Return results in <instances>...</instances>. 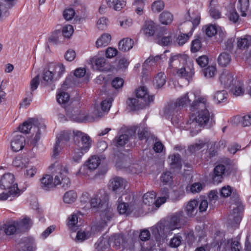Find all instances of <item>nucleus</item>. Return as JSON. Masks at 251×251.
<instances>
[{
	"label": "nucleus",
	"instance_id": "nucleus-1",
	"mask_svg": "<svg viewBox=\"0 0 251 251\" xmlns=\"http://www.w3.org/2000/svg\"><path fill=\"white\" fill-rule=\"evenodd\" d=\"M187 218L184 216L183 211L174 213L166 220L160 221L155 226L151 227L152 234L157 239L167 236L176 229H179L187 223Z\"/></svg>",
	"mask_w": 251,
	"mask_h": 251
},
{
	"label": "nucleus",
	"instance_id": "nucleus-2",
	"mask_svg": "<svg viewBox=\"0 0 251 251\" xmlns=\"http://www.w3.org/2000/svg\"><path fill=\"white\" fill-rule=\"evenodd\" d=\"M206 100L201 99L198 102H195L190 110L193 112H196L197 115L192 120L190 119L187 123L190 125L189 128L192 136L196 135L201 130V127L205 126L212 122L210 113L207 110Z\"/></svg>",
	"mask_w": 251,
	"mask_h": 251
},
{
	"label": "nucleus",
	"instance_id": "nucleus-3",
	"mask_svg": "<svg viewBox=\"0 0 251 251\" xmlns=\"http://www.w3.org/2000/svg\"><path fill=\"white\" fill-rule=\"evenodd\" d=\"M138 231H134L125 237L121 234H115L108 241L109 244L110 242L113 241V247H115L116 249H119L122 246L124 249H126V251H150V249H145L143 247L138 240ZM100 240V239L99 241ZM102 240L104 241V239ZM104 240H107V239H104Z\"/></svg>",
	"mask_w": 251,
	"mask_h": 251
},
{
	"label": "nucleus",
	"instance_id": "nucleus-4",
	"mask_svg": "<svg viewBox=\"0 0 251 251\" xmlns=\"http://www.w3.org/2000/svg\"><path fill=\"white\" fill-rule=\"evenodd\" d=\"M0 187L8 190L7 192L0 194V200H9L12 201L21 194V190L18 187V184L15 182L13 174H3L0 179Z\"/></svg>",
	"mask_w": 251,
	"mask_h": 251
},
{
	"label": "nucleus",
	"instance_id": "nucleus-5",
	"mask_svg": "<svg viewBox=\"0 0 251 251\" xmlns=\"http://www.w3.org/2000/svg\"><path fill=\"white\" fill-rule=\"evenodd\" d=\"M40 181L41 188L47 191L55 188L58 185H60L63 189L66 190L71 184L70 178L65 174H59L55 176L54 179L51 175L46 174L40 179Z\"/></svg>",
	"mask_w": 251,
	"mask_h": 251
},
{
	"label": "nucleus",
	"instance_id": "nucleus-6",
	"mask_svg": "<svg viewBox=\"0 0 251 251\" xmlns=\"http://www.w3.org/2000/svg\"><path fill=\"white\" fill-rule=\"evenodd\" d=\"M231 200L234 201L235 206L233 208L232 214L228 218L227 224L232 227L237 228L241 221L244 207L238 194L233 193L231 196Z\"/></svg>",
	"mask_w": 251,
	"mask_h": 251
},
{
	"label": "nucleus",
	"instance_id": "nucleus-7",
	"mask_svg": "<svg viewBox=\"0 0 251 251\" xmlns=\"http://www.w3.org/2000/svg\"><path fill=\"white\" fill-rule=\"evenodd\" d=\"M74 140L81 150L80 156L87 152L92 146V140L87 134L79 130H74Z\"/></svg>",
	"mask_w": 251,
	"mask_h": 251
},
{
	"label": "nucleus",
	"instance_id": "nucleus-8",
	"mask_svg": "<svg viewBox=\"0 0 251 251\" xmlns=\"http://www.w3.org/2000/svg\"><path fill=\"white\" fill-rule=\"evenodd\" d=\"M108 199V194L104 190H100L91 198V206L93 208H100L103 205L107 204Z\"/></svg>",
	"mask_w": 251,
	"mask_h": 251
},
{
	"label": "nucleus",
	"instance_id": "nucleus-9",
	"mask_svg": "<svg viewBox=\"0 0 251 251\" xmlns=\"http://www.w3.org/2000/svg\"><path fill=\"white\" fill-rule=\"evenodd\" d=\"M201 99H203V98H197L195 93L189 92L179 97L175 102L179 107L186 106L189 104L190 105L191 108L195 102L200 101Z\"/></svg>",
	"mask_w": 251,
	"mask_h": 251
},
{
	"label": "nucleus",
	"instance_id": "nucleus-10",
	"mask_svg": "<svg viewBox=\"0 0 251 251\" xmlns=\"http://www.w3.org/2000/svg\"><path fill=\"white\" fill-rule=\"evenodd\" d=\"M127 185V181L123 178L116 176L110 180L109 188L117 194H124Z\"/></svg>",
	"mask_w": 251,
	"mask_h": 251
},
{
	"label": "nucleus",
	"instance_id": "nucleus-11",
	"mask_svg": "<svg viewBox=\"0 0 251 251\" xmlns=\"http://www.w3.org/2000/svg\"><path fill=\"white\" fill-rule=\"evenodd\" d=\"M218 245L220 249L223 248L226 250L227 249H230L231 251H240L242 249L240 243L233 239L226 240L223 239L220 243L218 242Z\"/></svg>",
	"mask_w": 251,
	"mask_h": 251
},
{
	"label": "nucleus",
	"instance_id": "nucleus-12",
	"mask_svg": "<svg viewBox=\"0 0 251 251\" xmlns=\"http://www.w3.org/2000/svg\"><path fill=\"white\" fill-rule=\"evenodd\" d=\"M137 98L141 100V103L147 106L149 105L151 102H153L154 100L153 96H149L147 91V89L145 87H140L136 91Z\"/></svg>",
	"mask_w": 251,
	"mask_h": 251
},
{
	"label": "nucleus",
	"instance_id": "nucleus-13",
	"mask_svg": "<svg viewBox=\"0 0 251 251\" xmlns=\"http://www.w3.org/2000/svg\"><path fill=\"white\" fill-rule=\"evenodd\" d=\"M172 35L166 29H161L160 33L157 35L156 42L162 46H169L172 42Z\"/></svg>",
	"mask_w": 251,
	"mask_h": 251
},
{
	"label": "nucleus",
	"instance_id": "nucleus-14",
	"mask_svg": "<svg viewBox=\"0 0 251 251\" xmlns=\"http://www.w3.org/2000/svg\"><path fill=\"white\" fill-rule=\"evenodd\" d=\"M221 84L225 88L229 89L236 81L232 74L228 71L223 72L220 75Z\"/></svg>",
	"mask_w": 251,
	"mask_h": 251
},
{
	"label": "nucleus",
	"instance_id": "nucleus-15",
	"mask_svg": "<svg viewBox=\"0 0 251 251\" xmlns=\"http://www.w3.org/2000/svg\"><path fill=\"white\" fill-rule=\"evenodd\" d=\"M180 107L175 101H170L166 105L164 115L166 118L173 120L174 116H176Z\"/></svg>",
	"mask_w": 251,
	"mask_h": 251
},
{
	"label": "nucleus",
	"instance_id": "nucleus-16",
	"mask_svg": "<svg viewBox=\"0 0 251 251\" xmlns=\"http://www.w3.org/2000/svg\"><path fill=\"white\" fill-rule=\"evenodd\" d=\"M199 201L197 200H192L184 206V212L189 217H194L198 212V206Z\"/></svg>",
	"mask_w": 251,
	"mask_h": 251
},
{
	"label": "nucleus",
	"instance_id": "nucleus-17",
	"mask_svg": "<svg viewBox=\"0 0 251 251\" xmlns=\"http://www.w3.org/2000/svg\"><path fill=\"white\" fill-rule=\"evenodd\" d=\"M25 138L22 135L15 136L11 141L12 150L15 152L22 150L25 145Z\"/></svg>",
	"mask_w": 251,
	"mask_h": 251
},
{
	"label": "nucleus",
	"instance_id": "nucleus-18",
	"mask_svg": "<svg viewBox=\"0 0 251 251\" xmlns=\"http://www.w3.org/2000/svg\"><path fill=\"white\" fill-rule=\"evenodd\" d=\"M40 125L39 121L36 118L29 119L27 121L24 122L19 126V130L24 133H28L32 126L38 127Z\"/></svg>",
	"mask_w": 251,
	"mask_h": 251
},
{
	"label": "nucleus",
	"instance_id": "nucleus-19",
	"mask_svg": "<svg viewBox=\"0 0 251 251\" xmlns=\"http://www.w3.org/2000/svg\"><path fill=\"white\" fill-rule=\"evenodd\" d=\"M184 60L180 55H172L170 58L169 69L175 72L181 66V63H184Z\"/></svg>",
	"mask_w": 251,
	"mask_h": 251
},
{
	"label": "nucleus",
	"instance_id": "nucleus-20",
	"mask_svg": "<svg viewBox=\"0 0 251 251\" xmlns=\"http://www.w3.org/2000/svg\"><path fill=\"white\" fill-rule=\"evenodd\" d=\"M0 231H1L2 234L4 233L7 235H11L16 232H20L16 224L10 223L0 224Z\"/></svg>",
	"mask_w": 251,
	"mask_h": 251
},
{
	"label": "nucleus",
	"instance_id": "nucleus-21",
	"mask_svg": "<svg viewBox=\"0 0 251 251\" xmlns=\"http://www.w3.org/2000/svg\"><path fill=\"white\" fill-rule=\"evenodd\" d=\"M231 93L235 96H240L244 94L245 89L242 81L236 80L230 88Z\"/></svg>",
	"mask_w": 251,
	"mask_h": 251
},
{
	"label": "nucleus",
	"instance_id": "nucleus-22",
	"mask_svg": "<svg viewBox=\"0 0 251 251\" xmlns=\"http://www.w3.org/2000/svg\"><path fill=\"white\" fill-rule=\"evenodd\" d=\"M19 232H23L27 230L32 225L30 218L26 217L16 223Z\"/></svg>",
	"mask_w": 251,
	"mask_h": 251
},
{
	"label": "nucleus",
	"instance_id": "nucleus-23",
	"mask_svg": "<svg viewBox=\"0 0 251 251\" xmlns=\"http://www.w3.org/2000/svg\"><path fill=\"white\" fill-rule=\"evenodd\" d=\"M50 171L52 173H65L69 171L68 167L65 164L58 162H55L49 167Z\"/></svg>",
	"mask_w": 251,
	"mask_h": 251
},
{
	"label": "nucleus",
	"instance_id": "nucleus-24",
	"mask_svg": "<svg viewBox=\"0 0 251 251\" xmlns=\"http://www.w3.org/2000/svg\"><path fill=\"white\" fill-rule=\"evenodd\" d=\"M133 44L134 41L131 39L124 38L119 43V49L121 51L126 52L132 49Z\"/></svg>",
	"mask_w": 251,
	"mask_h": 251
},
{
	"label": "nucleus",
	"instance_id": "nucleus-25",
	"mask_svg": "<svg viewBox=\"0 0 251 251\" xmlns=\"http://www.w3.org/2000/svg\"><path fill=\"white\" fill-rule=\"evenodd\" d=\"M107 5L113 7L115 10L120 11L126 6V0H107Z\"/></svg>",
	"mask_w": 251,
	"mask_h": 251
},
{
	"label": "nucleus",
	"instance_id": "nucleus-26",
	"mask_svg": "<svg viewBox=\"0 0 251 251\" xmlns=\"http://www.w3.org/2000/svg\"><path fill=\"white\" fill-rule=\"evenodd\" d=\"M111 36L109 34H103L96 41L97 48H102L107 46L111 41Z\"/></svg>",
	"mask_w": 251,
	"mask_h": 251
},
{
	"label": "nucleus",
	"instance_id": "nucleus-27",
	"mask_svg": "<svg viewBox=\"0 0 251 251\" xmlns=\"http://www.w3.org/2000/svg\"><path fill=\"white\" fill-rule=\"evenodd\" d=\"M100 163V158L97 156L93 155L90 157L85 164L90 170L93 171L99 166Z\"/></svg>",
	"mask_w": 251,
	"mask_h": 251
},
{
	"label": "nucleus",
	"instance_id": "nucleus-28",
	"mask_svg": "<svg viewBox=\"0 0 251 251\" xmlns=\"http://www.w3.org/2000/svg\"><path fill=\"white\" fill-rule=\"evenodd\" d=\"M166 76L163 72L158 73L154 77L153 79V85L156 88L162 87L166 83Z\"/></svg>",
	"mask_w": 251,
	"mask_h": 251
},
{
	"label": "nucleus",
	"instance_id": "nucleus-29",
	"mask_svg": "<svg viewBox=\"0 0 251 251\" xmlns=\"http://www.w3.org/2000/svg\"><path fill=\"white\" fill-rule=\"evenodd\" d=\"M13 165L16 168H21L22 169H25L26 168H29V169H26V170H23L24 172L26 171L28 173L30 171H32V172H36L37 171L36 168L34 167L31 166H25L24 165V163L22 161V158L21 157H17L15 158V159L13 161Z\"/></svg>",
	"mask_w": 251,
	"mask_h": 251
},
{
	"label": "nucleus",
	"instance_id": "nucleus-30",
	"mask_svg": "<svg viewBox=\"0 0 251 251\" xmlns=\"http://www.w3.org/2000/svg\"><path fill=\"white\" fill-rule=\"evenodd\" d=\"M156 194L154 191L149 192L144 195L143 202L145 204L150 205L154 203L156 205Z\"/></svg>",
	"mask_w": 251,
	"mask_h": 251
},
{
	"label": "nucleus",
	"instance_id": "nucleus-31",
	"mask_svg": "<svg viewBox=\"0 0 251 251\" xmlns=\"http://www.w3.org/2000/svg\"><path fill=\"white\" fill-rule=\"evenodd\" d=\"M127 103L132 110L143 108L147 106L143 103H141V100L138 98H129L127 101Z\"/></svg>",
	"mask_w": 251,
	"mask_h": 251
},
{
	"label": "nucleus",
	"instance_id": "nucleus-32",
	"mask_svg": "<svg viewBox=\"0 0 251 251\" xmlns=\"http://www.w3.org/2000/svg\"><path fill=\"white\" fill-rule=\"evenodd\" d=\"M173 20V15L167 11H165L159 15V21L162 24L167 25L170 24Z\"/></svg>",
	"mask_w": 251,
	"mask_h": 251
},
{
	"label": "nucleus",
	"instance_id": "nucleus-33",
	"mask_svg": "<svg viewBox=\"0 0 251 251\" xmlns=\"http://www.w3.org/2000/svg\"><path fill=\"white\" fill-rule=\"evenodd\" d=\"M156 29V26L155 24L152 22H147L144 28L143 29V33L145 35L148 36H152L154 33Z\"/></svg>",
	"mask_w": 251,
	"mask_h": 251
},
{
	"label": "nucleus",
	"instance_id": "nucleus-34",
	"mask_svg": "<svg viewBox=\"0 0 251 251\" xmlns=\"http://www.w3.org/2000/svg\"><path fill=\"white\" fill-rule=\"evenodd\" d=\"M171 159L170 166L173 169H179L181 166V157L179 154H174L169 156Z\"/></svg>",
	"mask_w": 251,
	"mask_h": 251
},
{
	"label": "nucleus",
	"instance_id": "nucleus-35",
	"mask_svg": "<svg viewBox=\"0 0 251 251\" xmlns=\"http://www.w3.org/2000/svg\"><path fill=\"white\" fill-rule=\"evenodd\" d=\"M231 61L230 55L226 52H223L221 53L218 58L219 64L222 67H226Z\"/></svg>",
	"mask_w": 251,
	"mask_h": 251
},
{
	"label": "nucleus",
	"instance_id": "nucleus-36",
	"mask_svg": "<svg viewBox=\"0 0 251 251\" xmlns=\"http://www.w3.org/2000/svg\"><path fill=\"white\" fill-rule=\"evenodd\" d=\"M249 0H239L237 4V8L240 10L242 16H246V11L249 7Z\"/></svg>",
	"mask_w": 251,
	"mask_h": 251
},
{
	"label": "nucleus",
	"instance_id": "nucleus-37",
	"mask_svg": "<svg viewBox=\"0 0 251 251\" xmlns=\"http://www.w3.org/2000/svg\"><path fill=\"white\" fill-rule=\"evenodd\" d=\"M251 45V36L246 35L237 42V46L240 49H247Z\"/></svg>",
	"mask_w": 251,
	"mask_h": 251
},
{
	"label": "nucleus",
	"instance_id": "nucleus-38",
	"mask_svg": "<svg viewBox=\"0 0 251 251\" xmlns=\"http://www.w3.org/2000/svg\"><path fill=\"white\" fill-rule=\"evenodd\" d=\"M23 242L25 244L23 249H25L26 251H34L36 247L34 240L33 238H25L23 239Z\"/></svg>",
	"mask_w": 251,
	"mask_h": 251
},
{
	"label": "nucleus",
	"instance_id": "nucleus-39",
	"mask_svg": "<svg viewBox=\"0 0 251 251\" xmlns=\"http://www.w3.org/2000/svg\"><path fill=\"white\" fill-rule=\"evenodd\" d=\"M227 93L225 90L217 91L214 96V99L218 103L225 102L227 99Z\"/></svg>",
	"mask_w": 251,
	"mask_h": 251
},
{
	"label": "nucleus",
	"instance_id": "nucleus-40",
	"mask_svg": "<svg viewBox=\"0 0 251 251\" xmlns=\"http://www.w3.org/2000/svg\"><path fill=\"white\" fill-rule=\"evenodd\" d=\"M165 4L163 0H155L151 4V10L154 13H159L163 10Z\"/></svg>",
	"mask_w": 251,
	"mask_h": 251
},
{
	"label": "nucleus",
	"instance_id": "nucleus-41",
	"mask_svg": "<svg viewBox=\"0 0 251 251\" xmlns=\"http://www.w3.org/2000/svg\"><path fill=\"white\" fill-rule=\"evenodd\" d=\"M76 197V193L74 191L71 190L65 193L63 200L65 203H70L75 201Z\"/></svg>",
	"mask_w": 251,
	"mask_h": 251
},
{
	"label": "nucleus",
	"instance_id": "nucleus-42",
	"mask_svg": "<svg viewBox=\"0 0 251 251\" xmlns=\"http://www.w3.org/2000/svg\"><path fill=\"white\" fill-rule=\"evenodd\" d=\"M182 238L179 234H175L169 243V246L172 248H177L181 243Z\"/></svg>",
	"mask_w": 251,
	"mask_h": 251
},
{
	"label": "nucleus",
	"instance_id": "nucleus-43",
	"mask_svg": "<svg viewBox=\"0 0 251 251\" xmlns=\"http://www.w3.org/2000/svg\"><path fill=\"white\" fill-rule=\"evenodd\" d=\"M128 140V136L127 134H122L114 139V142L117 147L124 146Z\"/></svg>",
	"mask_w": 251,
	"mask_h": 251
},
{
	"label": "nucleus",
	"instance_id": "nucleus-44",
	"mask_svg": "<svg viewBox=\"0 0 251 251\" xmlns=\"http://www.w3.org/2000/svg\"><path fill=\"white\" fill-rule=\"evenodd\" d=\"M169 190L167 188H164L161 190V193L164 196L163 197H159V199L156 200V206L157 207L165 202L166 199L169 198Z\"/></svg>",
	"mask_w": 251,
	"mask_h": 251
},
{
	"label": "nucleus",
	"instance_id": "nucleus-45",
	"mask_svg": "<svg viewBox=\"0 0 251 251\" xmlns=\"http://www.w3.org/2000/svg\"><path fill=\"white\" fill-rule=\"evenodd\" d=\"M160 178L164 185H171L173 182V174H162Z\"/></svg>",
	"mask_w": 251,
	"mask_h": 251
},
{
	"label": "nucleus",
	"instance_id": "nucleus-46",
	"mask_svg": "<svg viewBox=\"0 0 251 251\" xmlns=\"http://www.w3.org/2000/svg\"><path fill=\"white\" fill-rule=\"evenodd\" d=\"M70 99V96L67 93L64 92H59L57 96V100L58 102L61 104L67 103Z\"/></svg>",
	"mask_w": 251,
	"mask_h": 251
},
{
	"label": "nucleus",
	"instance_id": "nucleus-47",
	"mask_svg": "<svg viewBox=\"0 0 251 251\" xmlns=\"http://www.w3.org/2000/svg\"><path fill=\"white\" fill-rule=\"evenodd\" d=\"M95 246L98 251H105V250L109 248L110 245L108 240H100V241L98 240V242L95 244Z\"/></svg>",
	"mask_w": 251,
	"mask_h": 251
},
{
	"label": "nucleus",
	"instance_id": "nucleus-48",
	"mask_svg": "<svg viewBox=\"0 0 251 251\" xmlns=\"http://www.w3.org/2000/svg\"><path fill=\"white\" fill-rule=\"evenodd\" d=\"M193 30L192 28L190 32L188 34H180L178 35L177 38V42L179 46L184 45L189 39L190 36L192 35V32Z\"/></svg>",
	"mask_w": 251,
	"mask_h": 251
},
{
	"label": "nucleus",
	"instance_id": "nucleus-49",
	"mask_svg": "<svg viewBox=\"0 0 251 251\" xmlns=\"http://www.w3.org/2000/svg\"><path fill=\"white\" fill-rule=\"evenodd\" d=\"M205 145L202 142L194 144L190 146L188 149L187 151L189 154L195 153L198 151L202 149Z\"/></svg>",
	"mask_w": 251,
	"mask_h": 251
},
{
	"label": "nucleus",
	"instance_id": "nucleus-50",
	"mask_svg": "<svg viewBox=\"0 0 251 251\" xmlns=\"http://www.w3.org/2000/svg\"><path fill=\"white\" fill-rule=\"evenodd\" d=\"M216 72V68L214 66H209L203 70L204 75L209 78L213 77L215 75Z\"/></svg>",
	"mask_w": 251,
	"mask_h": 251
},
{
	"label": "nucleus",
	"instance_id": "nucleus-51",
	"mask_svg": "<svg viewBox=\"0 0 251 251\" xmlns=\"http://www.w3.org/2000/svg\"><path fill=\"white\" fill-rule=\"evenodd\" d=\"M185 73L187 78H190L194 74V70L193 68V65L192 61L186 62V64L184 66Z\"/></svg>",
	"mask_w": 251,
	"mask_h": 251
},
{
	"label": "nucleus",
	"instance_id": "nucleus-52",
	"mask_svg": "<svg viewBox=\"0 0 251 251\" xmlns=\"http://www.w3.org/2000/svg\"><path fill=\"white\" fill-rule=\"evenodd\" d=\"M93 62L96 66L97 69L103 71V67L105 64V59L104 57H98L93 59Z\"/></svg>",
	"mask_w": 251,
	"mask_h": 251
},
{
	"label": "nucleus",
	"instance_id": "nucleus-53",
	"mask_svg": "<svg viewBox=\"0 0 251 251\" xmlns=\"http://www.w3.org/2000/svg\"><path fill=\"white\" fill-rule=\"evenodd\" d=\"M77 224V217L75 214H73L71 217L69 219L68 223V226L72 230L75 231L76 230L75 225Z\"/></svg>",
	"mask_w": 251,
	"mask_h": 251
},
{
	"label": "nucleus",
	"instance_id": "nucleus-54",
	"mask_svg": "<svg viewBox=\"0 0 251 251\" xmlns=\"http://www.w3.org/2000/svg\"><path fill=\"white\" fill-rule=\"evenodd\" d=\"M214 2L213 0H211L210 2V9L209 14L214 19H219L221 16V13L219 10L216 9L214 6H212V3Z\"/></svg>",
	"mask_w": 251,
	"mask_h": 251
},
{
	"label": "nucleus",
	"instance_id": "nucleus-55",
	"mask_svg": "<svg viewBox=\"0 0 251 251\" xmlns=\"http://www.w3.org/2000/svg\"><path fill=\"white\" fill-rule=\"evenodd\" d=\"M71 133L68 131L62 132L59 137L58 138L57 141H59V144L61 143V145L68 142L70 139Z\"/></svg>",
	"mask_w": 251,
	"mask_h": 251
},
{
	"label": "nucleus",
	"instance_id": "nucleus-56",
	"mask_svg": "<svg viewBox=\"0 0 251 251\" xmlns=\"http://www.w3.org/2000/svg\"><path fill=\"white\" fill-rule=\"evenodd\" d=\"M151 237V234L149 230L148 229H144L141 231L140 233H138V241L142 243L140 241V239L142 241H147L150 239ZM142 245V244H141Z\"/></svg>",
	"mask_w": 251,
	"mask_h": 251
},
{
	"label": "nucleus",
	"instance_id": "nucleus-57",
	"mask_svg": "<svg viewBox=\"0 0 251 251\" xmlns=\"http://www.w3.org/2000/svg\"><path fill=\"white\" fill-rule=\"evenodd\" d=\"M73 32V27L71 25H66L62 28V34L65 37L69 38L72 35Z\"/></svg>",
	"mask_w": 251,
	"mask_h": 251
},
{
	"label": "nucleus",
	"instance_id": "nucleus-58",
	"mask_svg": "<svg viewBox=\"0 0 251 251\" xmlns=\"http://www.w3.org/2000/svg\"><path fill=\"white\" fill-rule=\"evenodd\" d=\"M112 99L109 98L103 100L101 102V108L103 112H107L111 106Z\"/></svg>",
	"mask_w": 251,
	"mask_h": 251
},
{
	"label": "nucleus",
	"instance_id": "nucleus-59",
	"mask_svg": "<svg viewBox=\"0 0 251 251\" xmlns=\"http://www.w3.org/2000/svg\"><path fill=\"white\" fill-rule=\"evenodd\" d=\"M128 204L126 202L120 203L117 206V210L120 214H128Z\"/></svg>",
	"mask_w": 251,
	"mask_h": 251
},
{
	"label": "nucleus",
	"instance_id": "nucleus-60",
	"mask_svg": "<svg viewBox=\"0 0 251 251\" xmlns=\"http://www.w3.org/2000/svg\"><path fill=\"white\" fill-rule=\"evenodd\" d=\"M108 19L105 17L100 18L97 22V27L100 30H104L107 28Z\"/></svg>",
	"mask_w": 251,
	"mask_h": 251
},
{
	"label": "nucleus",
	"instance_id": "nucleus-61",
	"mask_svg": "<svg viewBox=\"0 0 251 251\" xmlns=\"http://www.w3.org/2000/svg\"><path fill=\"white\" fill-rule=\"evenodd\" d=\"M201 47V42L199 39H196L192 41L191 44V51L193 52H196L200 50Z\"/></svg>",
	"mask_w": 251,
	"mask_h": 251
},
{
	"label": "nucleus",
	"instance_id": "nucleus-62",
	"mask_svg": "<svg viewBox=\"0 0 251 251\" xmlns=\"http://www.w3.org/2000/svg\"><path fill=\"white\" fill-rule=\"evenodd\" d=\"M40 83V75H39L35 76L30 81V89L31 91H34L37 89Z\"/></svg>",
	"mask_w": 251,
	"mask_h": 251
},
{
	"label": "nucleus",
	"instance_id": "nucleus-63",
	"mask_svg": "<svg viewBox=\"0 0 251 251\" xmlns=\"http://www.w3.org/2000/svg\"><path fill=\"white\" fill-rule=\"evenodd\" d=\"M196 61L200 67H204L208 63V58L206 55H202L198 58Z\"/></svg>",
	"mask_w": 251,
	"mask_h": 251
},
{
	"label": "nucleus",
	"instance_id": "nucleus-64",
	"mask_svg": "<svg viewBox=\"0 0 251 251\" xmlns=\"http://www.w3.org/2000/svg\"><path fill=\"white\" fill-rule=\"evenodd\" d=\"M241 123L244 126H251V114H247L243 116Z\"/></svg>",
	"mask_w": 251,
	"mask_h": 251
}]
</instances>
